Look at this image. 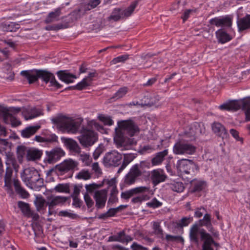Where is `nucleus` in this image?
<instances>
[{
  "label": "nucleus",
  "mask_w": 250,
  "mask_h": 250,
  "mask_svg": "<svg viewBox=\"0 0 250 250\" xmlns=\"http://www.w3.org/2000/svg\"><path fill=\"white\" fill-rule=\"evenodd\" d=\"M19 28V24L15 22L0 23V30L4 32H16Z\"/></svg>",
  "instance_id": "7c9ffc66"
},
{
  "label": "nucleus",
  "mask_w": 250,
  "mask_h": 250,
  "mask_svg": "<svg viewBox=\"0 0 250 250\" xmlns=\"http://www.w3.org/2000/svg\"><path fill=\"white\" fill-rule=\"evenodd\" d=\"M118 127L115 128L114 142L118 148L124 147L126 149L128 146L136 145V140L134 138L129 139L125 136L127 133L130 136H133L139 133V128L134 122L131 120L122 121L118 122Z\"/></svg>",
  "instance_id": "f257e3e1"
},
{
  "label": "nucleus",
  "mask_w": 250,
  "mask_h": 250,
  "mask_svg": "<svg viewBox=\"0 0 250 250\" xmlns=\"http://www.w3.org/2000/svg\"><path fill=\"white\" fill-rule=\"evenodd\" d=\"M232 17L231 16L227 15L223 17H220V26L227 28H230L232 26Z\"/></svg>",
  "instance_id": "4c0bfd02"
},
{
  "label": "nucleus",
  "mask_w": 250,
  "mask_h": 250,
  "mask_svg": "<svg viewBox=\"0 0 250 250\" xmlns=\"http://www.w3.org/2000/svg\"><path fill=\"white\" fill-rule=\"evenodd\" d=\"M213 131L222 138L227 137V132L225 127L219 123H214L212 125Z\"/></svg>",
  "instance_id": "c85d7f7f"
},
{
  "label": "nucleus",
  "mask_w": 250,
  "mask_h": 250,
  "mask_svg": "<svg viewBox=\"0 0 250 250\" xmlns=\"http://www.w3.org/2000/svg\"><path fill=\"white\" fill-rule=\"evenodd\" d=\"M80 160L86 166H89L91 162V159L90 158L89 155L87 154H81L80 155Z\"/></svg>",
  "instance_id": "e2e57ef3"
},
{
  "label": "nucleus",
  "mask_w": 250,
  "mask_h": 250,
  "mask_svg": "<svg viewBox=\"0 0 250 250\" xmlns=\"http://www.w3.org/2000/svg\"><path fill=\"white\" fill-rule=\"evenodd\" d=\"M147 207L153 208H157L162 205V203L158 201L156 198H154L151 201L146 203Z\"/></svg>",
  "instance_id": "5fc2aeb1"
},
{
  "label": "nucleus",
  "mask_w": 250,
  "mask_h": 250,
  "mask_svg": "<svg viewBox=\"0 0 250 250\" xmlns=\"http://www.w3.org/2000/svg\"><path fill=\"white\" fill-rule=\"evenodd\" d=\"M59 78L66 83H73L74 79L77 78L76 75L71 74L67 70H60L57 72Z\"/></svg>",
  "instance_id": "b1692460"
},
{
  "label": "nucleus",
  "mask_w": 250,
  "mask_h": 250,
  "mask_svg": "<svg viewBox=\"0 0 250 250\" xmlns=\"http://www.w3.org/2000/svg\"><path fill=\"white\" fill-rule=\"evenodd\" d=\"M84 12L85 11L83 10L82 6L78 9L74 10L67 17V18H68L67 20L68 21H67L66 23L65 24H66L68 26V23L73 22L80 19L82 15L84 14Z\"/></svg>",
  "instance_id": "bb28decb"
},
{
  "label": "nucleus",
  "mask_w": 250,
  "mask_h": 250,
  "mask_svg": "<svg viewBox=\"0 0 250 250\" xmlns=\"http://www.w3.org/2000/svg\"><path fill=\"white\" fill-rule=\"evenodd\" d=\"M221 110L237 111L240 108L245 110L246 121H250V98L241 100L232 101L228 103L223 104L219 106Z\"/></svg>",
  "instance_id": "423d86ee"
},
{
  "label": "nucleus",
  "mask_w": 250,
  "mask_h": 250,
  "mask_svg": "<svg viewBox=\"0 0 250 250\" xmlns=\"http://www.w3.org/2000/svg\"><path fill=\"white\" fill-rule=\"evenodd\" d=\"M68 26L66 24H59L54 25H48L45 27V29L47 31L51 30H58L62 28H67Z\"/></svg>",
  "instance_id": "864d4df0"
},
{
  "label": "nucleus",
  "mask_w": 250,
  "mask_h": 250,
  "mask_svg": "<svg viewBox=\"0 0 250 250\" xmlns=\"http://www.w3.org/2000/svg\"><path fill=\"white\" fill-rule=\"evenodd\" d=\"M129 58V55L125 54L120 56L114 58L111 61V62L113 64H116L118 62H124L125 61H126Z\"/></svg>",
  "instance_id": "6e6d98bb"
},
{
  "label": "nucleus",
  "mask_w": 250,
  "mask_h": 250,
  "mask_svg": "<svg viewBox=\"0 0 250 250\" xmlns=\"http://www.w3.org/2000/svg\"><path fill=\"white\" fill-rule=\"evenodd\" d=\"M140 176V173L138 171L137 168L131 167L128 173L125 176L124 183L126 185H132Z\"/></svg>",
  "instance_id": "6ab92c4d"
},
{
  "label": "nucleus",
  "mask_w": 250,
  "mask_h": 250,
  "mask_svg": "<svg viewBox=\"0 0 250 250\" xmlns=\"http://www.w3.org/2000/svg\"><path fill=\"white\" fill-rule=\"evenodd\" d=\"M84 200L87 208H90L94 205V202L87 193L84 195Z\"/></svg>",
  "instance_id": "0e129e2a"
},
{
  "label": "nucleus",
  "mask_w": 250,
  "mask_h": 250,
  "mask_svg": "<svg viewBox=\"0 0 250 250\" xmlns=\"http://www.w3.org/2000/svg\"><path fill=\"white\" fill-rule=\"evenodd\" d=\"M102 185H98L95 183H92L89 185H85V189L89 192H92L94 190L100 188Z\"/></svg>",
  "instance_id": "052dcab7"
},
{
  "label": "nucleus",
  "mask_w": 250,
  "mask_h": 250,
  "mask_svg": "<svg viewBox=\"0 0 250 250\" xmlns=\"http://www.w3.org/2000/svg\"><path fill=\"white\" fill-rule=\"evenodd\" d=\"M192 221V217H183L179 220L176 224L177 228H182L184 227H186Z\"/></svg>",
  "instance_id": "de8ad7c7"
},
{
  "label": "nucleus",
  "mask_w": 250,
  "mask_h": 250,
  "mask_svg": "<svg viewBox=\"0 0 250 250\" xmlns=\"http://www.w3.org/2000/svg\"><path fill=\"white\" fill-rule=\"evenodd\" d=\"M52 121L54 124L57 125L60 129L68 133H75L78 131L83 119L75 120L72 118L61 116L52 119Z\"/></svg>",
  "instance_id": "39448f33"
},
{
  "label": "nucleus",
  "mask_w": 250,
  "mask_h": 250,
  "mask_svg": "<svg viewBox=\"0 0 250 250\" xmlns=\"http://www.w3.org/2000/svg\"><path fill=\"white\" fill-rule=\"evenodd\" d=\"M35 181L32 183L30 186L34 189H39L43 186V179L40 178V174L38 175V178H36Z\"/></svg>",
  "instance_id": "8fccbe9b"
},
{
  "label": "nucleus",
  "mask_w": 250,
  "mask_h": 250,
  "mask_svg": "<svg viewBox=\"0 0 250 250\" xmlns=\"http://www.w3.org/2000/svg\"><path fill=\"white\" fill-rule=\"evenodd\" d=\"M177 169L183 176L184 174H189L193 172L194 169L198 170V166L191 160L182 159L177 162Z\"/></svg>",
  "instance_id": "9d476101"
},
{
  "label": "nucleus",
  "mask_w": 250,
  "mask_h": 250,
  "mask_svg": "<svg viewBox=\"0 0 250 250\" xmlns=\"http://www.w3.org/2000/svg\"><path fill=\"white\" fill-rule=\"evenodd\" d=\"M200 240L203 242L202 250H214L211 247L212 245L218 246V244L214 241L211 235L203 230L201 232Z\"/></svg>",
  "instance_id": "ddd939ff"
},
{
  "label": "nucleus",
  "mask_w": 250,
  "mask_h": 250,
  "mask_svg": "<svg viewBox=\"0 0 250 250\" xmlns=\"http://www.w3.org/2000/svg\"><path fill=\"white\" fill-rule=\"evenodd\" d=\"M18 207L20 208L22 214L27 217L31 216V211L29 204L21 201L18 202Z\"/></svg>",
  "instance_id": "72a5a7b5"
},
{
  "label": "nucleus",
  "mask_w": 250,
  "mask_h": 250,
  "mask_svg": "<svg viewBox=\"0 0 250 250\" xmlns=\"http://www.w3.org/2000/svg\"><path fill=\"white\" fill-rule=\"evenodd\" d=\"M90 85L89 83L86 81V79L84 78L81 82L76 85V88L77 90H81Z\"/></svg>",
  "instance_id": "13d9d810"
},
{
  "label": "nucleus",
  "mask_w": 250,
  "mask_h": 250,
  "mask_svg": "<svg viewBox=\"0 0 250 250\" xmlns=\"http://www.w3.org/2000/svg\"><path fill=\"white\" fill-rule=\"evenodd\" d=\"M135 158V156L133 154H124L122 164L119 167L117 172L118 173L121 172L126 167V166L134 160Z\"/></svg>",
  "instance_id": "f704fd0d"
},
{
  "label": "nucleus",
  "mask_w": 250,
  "mask_h": 250,
  "mask_svg": "<svg viewBox=\"0 0 250 250\" xmlns=\"http://www.w3.org/2000/svg\"><path fill=\"white\" fill-rule=\"evenodd\" d=\"M98 118L104 123V125H111L113 124V121L109 117L101 115L98 116Z\"/></svg>",
  "instance_id": "4d7b16f0"
},
{
  "label": "nucleus",
  "mask_w": 250,
  "mask_h": 250,
  "mask_svg": "<svg viewBox=\"0 0 250 250\" xmlns=\"http://www.w3.org/2000/svg\"><path fill=\"white\" fill-rule=\"evenodd\" d=\"M167 154V149H165L163 151L157 153L155 157L151 160L152 164L153 165L160 164L164 161L165 157L166 156Z\"/></svg>",
  "instance_id": "c9c22d12"
},
{
  "label": "nucleus",
  "mask_w": 250,
  "mask_h": 250,
  "mask_svg": "<svg viewBox=\"0 0 250 250\" xmlns=\"http://www.w3.org/2000/svg\"><path fill=\"white\" fill-rule=\"evenodd\" d=\"M45 203L46 204V202L42 197L37 198L36 201H35V204L36 205L37 210L38 211H40L41 209H43Z\"/></svg>",
  "instance_id": "603ef678"
},
{
  "label": "nucleus",
  "mask_w": 250,
  "mask_h": 250,
  "mask_svg": "<svg viewBox=\"0 0 250 250\" xmlns=\"http://www.w3.org/2000/svg\"><path fill=\"white\" fill-rule=\"evenodd\" d=\"M125 206L121 205L118 208H110L107 211V214H108L109 217H111L114 216L117 212H119L120 208H125Z\"/></svg>",
  "instance_id": "680f3d73"
},
{
  "label": "nucleus",
  "mask_w": 250,
  "mask_h": 250,
  "mask_svg": "<svg viewBox=\"0 0 250 250\" xmlns=\"http://www.w3.org/2000/svg\"><path fill=\"white\" fill-rule=\"evenodd\" d=\"M13 185L16 192L19 195L21 198L25 199L29 197V193L21 187L20 182L18 179H14L13 180Z\"/></svg>",
  "instance_id": "a878e982"
},
{
  "label": "nucleus",
  "mask_w": 250,
  "mask_h": 250,
  "mask_svg": "<svg viewBox=\"0 0 250 250\" xmlns=\"http://www.w3.org/2000/svg\"><path fill=\"white\" fill-rule=\"evenodd\" d=\"M107 191L106 189L96 191L94 195L96 202V207L97 208H102L105 206L107 199Z\"/></svg>",
  "instance_id": "a211bd4d"
},
{
  "label": "nucleus",
  "mask_w": 250,
  "mask_h": 250,
  "mask_svg": "<svg viewBox=\"0 0 250 250\" xmlns=\"http://www.w3.org/2000/svg\"><path fill=\"white\" fill-rule=\"evenodd\" d=\"M122 155L116 150L108 152L103 158V164L106 167H116L121 164Z\"/></svg>",
  "instance_id": "9b49d317"
},
{
  "label": "nucleus",
  "mask_w": 250,
  "mask_h": 250,
  "mask_svg": "<svg viewBox=\"0 0 250 250\" xmlns=\"http://www.w3.org/2000/svg\"><path fill=\"white\" fill-rule=\"evenodd\" d=\"M67 200L68 198L66 197L51 196L47 197L46 205L48 206L49 209H51L54 206L61 204H63Z\"/></svg>",
  "instance_id": "412c9836"
},
{
  "label": "nucleus",
  "mask_w": 250,
  "mask_h": 250,
  "mask_svg": "<svg viewBox=\"0 0 250 250\" xmlns=\"http://www.w3.org/2000/svg\"><path fill=\"white\" fill-rule=\"evenodd\" d=\"M169 187L173 191L177 192H181L185 188L184 184L181 182L173 181L169 184Z\"/></svg>",
  "instance_id": "ea45409f"
},
{
  "label": "nucleus",
  "mask_w": 250,
  "mask_h": 250,
  "mask_svg": "<svg viewBox=\"0 0 250 250\" xmlns=\"http://www.w3.org/2000/svg\"><path fill=\"white\" fill-rule=\"evenodd\" d=\"M151 178L153 184L156 186L158 184L164 182L167 178V176L163 170L158 169L154 170L152 172Z\"/></svg>",
  "instance_id": "aec40b11"
},
{
  "label": "nucleus",
  "mask_w": 250,
  "mask_h": 250,
  "mask_svg": "<svg viewBox=\"0 0 250 250\" xmlns=\"http://www.w3.org/2000/svg\"><path fill=\"white\" fill-rule=\"evenodd\" d=\"M42 154V151L39 149H29L27 151L26 159L28 161H35L39 159Z\"/></svg>",
  "instance_id": "473e14b6"
},
{
  "label": "nucleus",
  "mask_w": 250,
  "mask_h": 250,
  "mask_svg": "<svg viewBox=\"0 0 250 250\" xmlns=\"http://www.w3.org/2000/svg\"><path fill=\"white\" fill-rule=\"evenodd\" d=\"M149 192V188L147 187H139L125 192H122L121 194V197L125 200H128L129 198L135 195Z\"/></svg>",
  "instance_id": "f3484780"
},
{
  "label": "nucleus",
  "mask_w": 250,
  "mask_h": 250,
  "mask_svg": "<svg viewBox=\"0 0 250 250\" xmlns=\"http://www.w3.org/2000/svg\"><path fill=\"white\" fill-rule=\"evenodd\" d=\"M80 132L81 134L78 137V139L84 148L91 146L98 139V134L88 127L83 126Z\"/></svg>",
  "instance_id": "0eeeda50"
},
{
  "label": "nucleus",
  "mask_w": 250,
  "mask_h": 250,
  "mask_svg": "<svg viewBox=\"0 0 250 250\" xmlns=\"http://www.w3.org/2000/svg\"><path fill=\"white\" fill-rule=\"evenodd\" d=\"M165 239L168 243L177 241L184 242V239L182 237L180 236H174L170 234H167L166 235Z\"/></svg>",
  "instance_id": "3c124183"
},
{
  "label": "nucleus",
  "mask_w": 250,
  "mask_h": 250,
  "mask_svg": "<svg viewBox=\"0 0 250 250\" xmlns=\"http://www.w3.org/2000/svg\"><path fill=\"white\" fill-rule=\"evenodd\" d=\"M62 140L65 146L70 151L78 154L81 153V148L75 140L71 138H62Z\"/></svg>",
  "instance_id": "4be33fe9"
},
{
  "label": "nucleus",
  "mask_w": 250,
  "mask_h": 250,
  "mask_svg": "<svg viewBox=\"0 0 250 250\" xmlns=\"http://www.w3.org/2000/svg\"><path fill=\"white\" fill-rule=\"evenodd\" d=\"M61 7H58L55 9L54 11L50 12L44 20V22L46 24L53 22L59 20V17L62 14Z\"/></svg>",
  "instance_id": "cd10ccee"
},
{
  "label": "nucleus",
  "mask_w": 250,
  "mask_h": 250,
  "mask_svg": "<svg viewBox=\"0 0 250 250\" xmlns=\"http://www.w3.org/2000/svg\"><path fill=\"white\" fill-rule=\"evenodd\" d=\"M206 209L204 207L198 208L195 209L194 212V217L196 218H201L203 215L205 214Z\"/></svg>",
  "instance_id": "bf43d9fd"
},
{
  "label": "nucleus",
  "mask_w": 250,
  "mask_h": 250,
  "mask_svg": "<svg viewBox=\"0 0 250 250\" xmlns=\"http://www.w3.org/2000/svg\"><path fill=\"white\" fill-rule=\"evenodd\" d=\"M116 237H117V239H119L118 240H117L118 242H120L122 243L128 242L129 241H132V238H131V236L125 235V232L124 230L118 233L116 235Z\"/></svg>",
  "instance_id": "79ce46f5"
},
{
  "label": "nucleus",
  "mask_w": 250,
  "mask_h": 250,
  "mask_svg": "<svg viewBox=\"0 0 250 250\" xmlns=\"http://www.w3.org/2000/svg\"><path fill=\"white\" fill-rule=\"evenodd\" d=\"M128 88L127 87H123L120 88L116 93L111 98V99L114 100H118L121 98L123 97L127 92Z\"/></svg>",
  "instance_id": "c03bdc74"
},
{
  "label": "nucleus",
  "mask_w": 250,
  "mask_h": 250,
  "mask_svg": "<svg viewBox=\"0 0 250 250\" xmlns=\"http://www.w3.org/2000/svg\"><path fill=\"white\" fill-rule=\"evenodd\" d=\"M5 164L6 166V172L4 176V187L7 192L10 196L13 197L14 195V192L12 188L11 177L14 169L16 173L19 171L20 167L19 165L14 156L11 153H6Z\"/></svg>",
  "instance_id": "20e7f679"
},
{
  "label": "nucleus",
  "mask_w": 250,
  "mask_h": 250,
  "mask_svg": "<svg viewBox=\"0 0 250 250\" xmlns=\"http://www.w3.org/2000/svg\"><path fill=\"white\" fill-rule=\"evenodd\" d=\"M196 150V147L185 141H179L173 147V152L176 155H192Z\"/></svg>",
  "instance_id": "1a4fd4ad"
},
{
  "label": "nucleus",
  "mask_w": 250,
  "mask_h": 250,
  "mask_svg": "<svg viewBox=\"0 0 250 250\" xmlns=\"http://www.w3.org/2000/svg\"><path fill=\"white\" fill-rule=\"evenodd\" d=\"M76 177L78 179L86 180L91 178V174L88 170L83 169L78 173Z\"/></svg>",
  "instance_id": "09e8293b"
},
{
  "label": "nucleus",
  "mask_w": 250,
  "mask_h": 250,
  "mask_svg": "<svg viewBox=\"0 0 250 250\" xmlns=\"http://www.w3.org/2000/svg\"><path fill=\"white\" fill-rule=\"evenodd\" d=\"M21 76L26 78L29 84L33 83L41 79L46 84L49 83V86L59 89L62 85L55 79L54 74L49 71L42 69H33L22 71Z\"/></svg>",
  "instance_id": "f03ea898"
},
{
  "label": "nucleus",
  "mask_w": 250,
  "mask_h": 250,
  "mask_svg": "<svg viewBox=\"0 0 250 250\" xmlns=\"http://www.w3.org/2000/svg\"><path fill=\"white\" fill-rule=\"evenodd\" d=\"M206 227L208 231L213 233L215 236L216 233H213L214 229L212 226L211 220V215L208 213H205L203 219H200L194 224L189 230V237L190 241L196 245H199L200 240L198 236L201 238V232L202 230L206 231L204 229H200V227Z\"/></svg>",
  "instance_id": "7ed1b4c3"
},
{
  "label": "nucleus",
  "mask_w": 250,
  "mask_h": 250,
  "mask_svg": "<svg viewBox=\"0 0 250 250\" xmlns=\"http://www.w3.org/2000/svg\"><path fill=\"white\" fill-rule=\"evenodd\" d=\"M103 147L99 146L94 151L93 154V158L95 160H97L100 155L103 152Z\"/></svg>",
  "instance_id": "69168bd1"
},
{
  "label": "nucleus",
  "mask_w": 250,
  "mask_h": 250,
  "mask_svg": "<svg viewBox=\"0 0 250 250\" xmlns=\"http://www.w3.org/2000/svg\"><path fill=\"white\" fill-rule=\"evenodd\" d=\"M40 127V125L28 126L21 131V135L23 138H29L35 134Z\"/></svg>",
  "instance_id": "2f4dec72"
},
{
  "label": "nucleus",
  "mask_w": 250,
  "mask_h": 250,
  "mask_svg": "<svg viewBox=\"0 0 250 250\" xmlns=\"http://www.w3.org/2000/svg\"><path fill=\"white\" fill-rule=\"evenodd\" d=\"M22 114L25 119L28 120L42 115L43 113L41 109L32 108L25 109L23 111Z\"/></svg>",
  "instance_id": "5701e85b"
},
{
  "label": "nucleus",
  "mask_w": 250,
  "mask_h": 250,
  "mask_svg": "<svg viewBox=\"0 0 250 250\" xmlns=\"http://www.w3.org/2000/svg\"><path fill=\"white\" fill-rule=\"evenodd\" d=\"M45 161L49 164L56 163L65 154L64 151L60 147H56L50 151H46Z\"/></svg>",
  "instance_id": "4468645a"
},
{
  "label": "nucleus",
  "mask_w": 250,
  "mask_h": 250,
  "mask_svg": "<svg viewBox=\"0 0 250 250\" xmlns=\"http://www.w3.org/2000/svg\"><path fill=\"white\" fill-rule=\"evenodd\" d=\"M138 4V1L135 0L131 2V4L124 10L120 8H114L110 16L108 18V20L117 21L121 19H124L130 17L134 12Z\"/></svg>",
  "instance_id": "6e6552de"
},
{
  "label": "nucleus",
  "mask_w": 250,
  "mask_h": 250,
  "mask_svg": "<svg viewBox=\"0 0 250 250\" xmlns=\"http://www.w3.org/2000/svg\"><path fill=\"white\" fill-rule=\"evenodd\" d=\"M78 165V163L77 162L70 159L56 165V168L61 174H64L69 171L73 170Z\"/></svg>",
  "instance_id": "2eb2a0df"
},
{
  "label": "nucleus",
  "mask_w": 250,
  "mask_h": 250,
  "mask_svg": "<svg viewBox=\"0 0 250 250\" xmlns=\"http://www.w3.org/2000/svg\"><path fill=\"white\" fill-rule=\"evenodd\" d=\"M20 107H7L0 105V117H2L4 123H9V118L14 117L13 114H16L21 111Z\"/></svg>",
  "instance_id": "dca6fc26"
},
{
  "label": "nucleus",
  "mask_w": 250,
  "mask_h": 250,
  "mask_svg": "<svg viewBox=\"0 0 250 250\" xmlns=\"http://www.w3.org/2000/svg\"><path fill=\"white\" fill-rule=\"evenodd\" d=\"M153 233L162 239H164L163 230L161 227L160 224L158 222H154L153 224Z\"/></svg>",
  "instance_id": "58836bf2"
},
{
  "label": "nucleus",
  "mask_w": 250,
  "mask_h": 250,
  "mask_svg": "<svg viewBox=\"0 0 250 250\" xmlns=\"http://www.w3.org/2000/svg\"><path fill=\"white\" fill-rule=\"evenodd\" d=\"M11 122L12 126H17L21 124V122L17 120L15 117L9 118V122Z\"/></svg>",
  "instance_id": "338daca9"
},
{
  "label": "nucleus",
  "mask_w": 250,
  "mask_h": 250,
  "mask_svg": "<svg viewBox=\"0 0 250 250\" xmlns=\"http://www.w3.org/2000/svg\"><path fill=\"white\" fill-rule=\"evenodd\" d=\"M132 250H148L147 248L138 245L136 243H133L131 246Z\"/></svg>",
  "instance_id": "774afa93"
},
{
  "label": "nucleus",
  "mask_w": 250,
  "mask_h": 250,
  "mask_svg": "<svg viewBox=\"0 0 250 250\" xmlns=\"http://www.w3.org/2000/svg\"><path fill=\"white\" fill-rule=\"evenodd\" d=\"M238 31L242 32L250 28V15H247L242 18H238L237 21Z\"/></svg>",
  "instance_id": "393cba45"
},
{
  "label": "nucleus",
  "mask_w": 250,
  "mask_h": 250,
  "mask_svg": "<svg viewBox=\"0 0 250 250\" xmlns=\"http://www.w3.org/2000/svg\"><path fill=\"white\" fill-rule=\"evenodd\" d=\"M150 164L146 161H141L139 164H136L132 167H136L138 172L140 173V175L145 171L146 168H148Z\"/></svg>",
  "instance_id": "a19ab883"
},
{
  "label": "nucleus",
  "mask_w": 250,
  "mask_h": 250,
  "mask_svg": "<svg viewBox=\"0 0 250 250\" xmlns=\"http://www.w3.org/2000/svg\"><path fill=\"white\" fill-rule=\"evenodd\" d=\"M215 34L219 43L223 44L232 39L231 37L222 29L218 30L215 32Z\"/></svg>",
  "instance_id": "c756f323"
},
{
  "label": "nucleus",
  "mask_w": 250,
  "mask_h": 250,
  "mask_svg": "<svg viewBox=\"0 0 250 250\" xmlns=\"http://www.w3.org/2000/svg\"><path fill=\"white\" fill-rule=\"evenodd\" d=\"M27 147L24 146H19L17 147L16 153L18 162L21 164L23 162V158L25 154H27Z\"/></svg>",
  "instance_id": "e433bc0d"
},
{
  "label": "nucleus",
  "mask_w": 250,
  "mask_h": 250,
  "mask_svg": "<svg viewBox=\"0 0 250 250\" xmlns=\"http://www.w3.org/2000/svg\"><path fill=\"white\" fill-rule=\"evenodd\" d=\"M39 172L34 167H28L24 169L21 173L22 180L27 185H30L35 181L38 178Z\"/></svg>",
  "instance_id": "f8f14e48"
},
{
  "label": "nucleus",
  "mask_w": 250,
  "mask_h": 250,
  "mask_svg": "<svg viewBox=\"0 0 250 250\" xmlns=\"http://www.w3.org/2000/svg\"><path fill=\"white\" fill-rule=\"evenodd\" d=\"M206 186V183L204 181H196L193 183V188L192 189V191L193 192H199L203 190Z\"/></svg>",
  "instance_id": "37998d69"
},
{
  "label": "nucleus",
  "mask_w": 250,
  "mask_h": 250,
  "mask_svg": "<svg viewBox=\"0 0 250 250\" xmlns=\"http://www.w3.org/2000/svg\"><path fill=\"white\" fill-rule=\"evenodd\" d=\"M100 2V0H91L87 4H84L82 7L85 12L95 8Z\"/></svg>",
  "instance_id": "a18cd8bd"
},
{
  "label": "nucleus",
  "mask_w": 250,
  "mask_h": 250,
  "mask_svg": "<svg viewBox=\"0 0 250 250\" xmlns=\"http://www.w3.org/2000/svg\"><path fill=\"white\" fill-rule=\"evenodd\" d=\"M54 190L58 192H69V186L67 184H59L55 188Z\"/></svg>",
  "instance_id": "49530a36"
}]
</instances>
